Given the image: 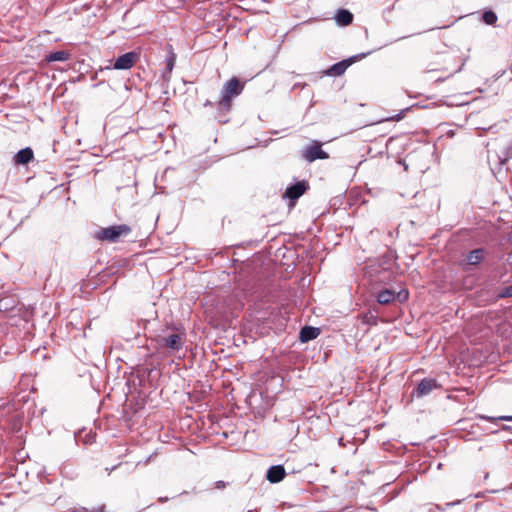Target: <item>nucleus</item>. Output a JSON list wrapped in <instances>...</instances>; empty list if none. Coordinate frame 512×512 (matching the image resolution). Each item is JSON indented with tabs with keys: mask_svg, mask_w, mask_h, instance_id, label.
<instances>
[{
	"mask_svg": "<svg viewBox=\"0 0 512 512\" xmlns=\"http://www.w3.org/2000/svg\"><path fill=\"white\" fill-rule=\"evenodd\" d=\"M302 157L311 163L317 159H327L329 155L322 149V144L319 141L313 140L309 146L302 150Z\"/></svg>",
	"mask_w": 512,
	"mask_h": 512,
	"instance_id": "4",
	"label": "nucleus"
},
{
	"mask_svg": "<svg viewBox=\"0 0 512 512\" xmlns=\"http://www.w3.org/2000/svg\"><path fill=\"white\" fill-rule=\"evenodd\" d=\"M334 18L340 26H348L353 22V14L346 9H339Z\"/></svg>",
	"mask_w": 512,
	"mask_h": 512,
	"instance_id": "10",
	"label": "nucleus"
},
{
	"mask_svg": "<svg viewBox=\"0 0 512 512\" xmlns=\"http://www.w3.org/2000/svg\"><path fill=\"white\" fill-rule=\"evenodd\" d=\"M226 484L224 481H217L216 482V488L217 489H222V488H225Z\"/></svg>",
	"mask_w": 512,
	"mask_h": 512,
	"instance_id": "22",
	"label": "nucleus"
},
{
	"mask_svg": "<svg viewBox=\"0 0 512 512\" xmlns=\"http://www.w3.org/2000/svg\"><path fill=\"white\" fill-rule=\"evenodd\" d=\"M483 21L488 25H494L497 21V15L492 11L488 10L483 13Z\"/></svg>",
	"mask_w": 512,
	"mask_h": 512,
	"instance_id": "16",
	"label": "nucleus"
},
{
	"mask_svg": "<svg viewBox=\"0 0 512 512\" xmlns=\"http://www.w3.org/2000/svg\"><path fill=\"white\" fill-rule=\"evenodd\" d=\"M138 58L137 53L128 52L116 59L114 62L113 68L116 70H126L130 69Z\"/></svg>",
	"mask_w": 512,
	"mask_h": 512,
	"instance_id": "5",
	"label": "nucleus"
},
{
	"mask_svg": "<svg viewBox=\"0 0 512 512\" xmlns=\"http://www.w3.org/2000/svg\"><path fill=\"white\" fill-rule=\"evenodd\" d=\"M285 475L284 467L282 465H275L267 470L266 478L271 483H278L284 479Z\"/></svg>",
	"mask_w": 512,
	"mask_h": 512,
	"instance_id": "8",
	"label": "nucleus"
},
{
	"mask_svg": "<svg viewBox=\"0 0 512 512\" xmlns=\"http://www.w3.org/2000/svg\"><path fill=\"white\" fill-rule=\"evenodd\" d=\"M352 62L353 58L340 61L329 68L328 74L333 76H340L346 71V69L352 64Z\"/></svg>",
	"mask_w": 512,
	"mask_h": 512,
	"instance_id": "11",
	"label": "nucleus"
},
{
	"mask_svg": "<svg viewBox=\"0 0 512 512\" xmlns=\"http://www.w3.org/2000/svg\"><path fill=\"white\" fill-rule=\"evenodd\" d=\"M437 387L438 385L435 379L425 378L418 384V386L413 392V395H415L418 398H421L423 396L430 394Z\"/></svg>",
	"mask_w": 512,
	"mask_h": 512,
	"instance_id": "6",
	"label": "nucleus"
},
{
	"mask_svg": "<svg viewBox=\"0 0 512 512\" xmlns=\"http://www.w3.org/2000/svg\"><path fill=\"white\" fill-rule=\"evenodd\" d=\"M204 105H205V106H212V105H213V103H212L211 101L207 100V101L205 102V104H204Z\"/></svg>",
	"mask_w": 512,
	"mask_h": 512,
	"instance_id": "24",
	"label": "nucleus"
},
{
	"mask_svg": "<svg viewBox=\"0 0 512 512\" xmlns=\"http://www.w3.org/2000/svg\"><path fill=\"white\" fill-rule=\"evenodd\" d=\"M398 299L403 302V301H406L408 299V291L407 290H401L399 293H398Z\"/></svg>",
	"mask_w": 512,
	"mask_h": 512,
	"instance_id": "20",
	"label": "nucleus"
},
{
	"mask_svg": "<svg viewBox=\"0 0 512 512\" xmlns=\"http://www.w3.org/2000/svg\"><path fill=\"white\" fill-rule=\"evenodd\" d=\"M459 503H460V500H458L456 502L447 503V506H454V505L459 504Z\"/></svg>",
	"mask_w": 512,
	"mask_h": 512,
	"instance_id": "23",
	"label": "nucleus"
},
{
	"mask_svg": "<svg viewBox=\"0 0 512 512\" xmlns=\"http://www.w3.org/2000/svg\"><path fill=\"white\" fill-rule=\"evenodd\" d=\"M405 110H402L400 114L388 118V120H400L403 117Z\"/></svg>",
	"mask_w": 512,
	"mask_h": 512,
	"instance_id": "21",
	"label": "nucleus"
},
{
	"mask_svg": "<svg viewBox=\"0 0 512 512\" xmlns=\"http://www.w3.org/2000/svg\"><path fill=\"white\" fill-rule=\"evenodd\" d=\"M186 334L182 331H175L167 336H162L158 340V344L171 351H179L185 343Z\"/></svg>",
	"mask_w": 512,
	"mask_h": 512,
	"instance_id": "3",
	"label": "nucleus"
},
{
	"mask_svg": "<svg viewBox=\"0 0 512 512\" xmlns=\"http://www.w3.org/2000/svg\"><path fill=\"white\" fill-rule=\"evenodd\" d=\"M485 251L482 248L474 249L467 255V262L470 265L479 264L484 258Z\"/></svg>",
	"mask_w": 512,
	"mask_h": 512,
	"instance_id": "13",
	"label": "nucleus"
},
{
	"mask_svg": "<svg viewBox=\"0 0 512 512\" xmlns=\"http://www.w3.org/2000/svg\"><path fill=\"white\" fill-rule=\"evenodd\" d=\"M479 418L487 420V421H490V422H495V421H498V420L512 421V416L489 417V416H485V415H480Z\"/></svg>",
	"mask_w": 512,
	"mask_h": 512,
	"instance_id": "17",
	"label": "nucleus"
},
{
	"mask_svg": "<svg viewBox=\"0 0 512 512\" xmlns=\"http://www.w3.org/2000/svg\"><path fill=\"white\" fill-rule=\"evenodd\" d=\"M500 298H508L512 297V285L505 287L501 290V292L498 294Z\"/></svg>",
	"mask_w": 512,
	"mask_h": 512,
	"instance_id": "18",
	"label": "nucleus"
},
{
	"mask_svg": "<svg viewBox=\"0 0 512 512\" xmlns=\"http://www.w3.org/2000/svg\"><path fill=\"white\" fill-rule=\"evenodd\" d=\"M395 299V292L390 289H385L378 293L377 301L380 304H389Z\"/></svg>",
	"mask_w": 512,
	"mask_h": 512,
	"instance_id": "15",
	"label": "nucleus"
},
{
	"mask_svg": "<svg viewBox=\"0 0 512 512\" xmlns=\"http://www.w3.org/2000/svg\"><path fill=\"white\" fill-rule=\"evenodd\" d=\"M319 334H320L319 328L305 326L300 331V340L302 342H308L310 340L317 338Z\"/></svg>",
	"mask_w": 512,
	"mask_h": 512,
	"instance_id": "12",
	"label": "nucleus"
},
{
	"mask_svg": "<svg viewBox=\"0 0 512 512\" xmlns=\"http://www.w3.org/2000/svg\"><path fill=\"white\" fill-rule=\"evenodd\" d=\"M244 85L237 78H232L227 81L222 90H221V98L218 101V109L220 111L228 112L231 108L232 99L241 94L243 91Z\"/></svg>",
	"mask_w": 512,
	"mask_h": 512,
	"instance_id": "1",
	"label": "nucleus"
},
{
	"mask_svg": "<svg viewBox=\"0 0 512 512\" xmlns=\"http://www.w3.org/2000/svg\"><path fill=\"white\" fill-rule=\"evenodd\" d=\"M167 500H168V498H165V497H161V498H159V501H160V502H165V501H167Z\"/></svg>",
	"mask_w": 512,
	"mask_h": 512,
	"instance_id": "25",
	"label": "nucleus"
},
{
	"mask_svg": "<svg viewBox=\"0 0 512 512\" xmlns=\"http://www.w3.org/2000/svg\"><path fill=\"white\" fill-rule=\"evenodd\" d=\"M34 158L33 150L30 147L21 149L14 156V163L17 165H24L32 161Z\"/></svg>",
	"mask_w": 512,
	"mask_h": 512,
	"instance_id": "9",
	"label": "nucleus"
},
{
	"mask_svg": "<svg viewBox=\"0 0 512 512\" xmlns=\"http://www.w3.org/2000/svg\"><path fill=\"white\" fill-rule=\"evenodd\" d=\"M70 54L66 51L51 52L45 56L47 62H64L67 61Z\"/></svg>",
	"mask_w": 512,
	"mask_h": 512,
	"instance_id": "14",
	"label": "nucleus"
},
{
	"mask_svg": "<svg viewBox=\"0 0 512 512\" xmlns=\"http://www.w3.org/2000/svg\"><path fill=\"white\" fill-rule=\"evenodd\" d=\"M175 65V55L172 53L169 58L166 60V67L169 72L172 71L173 67Z\"/></svg>",
	"mask_w": 512,
	"mask_h": 512,
	"instance_id": "19",
	"label": "nucleus"
},
{
	"mask_svg": "<svg viewBox=\"0 0 512 512\" xmlns=\"http://www.w3.org/2000/svg\"><path fill=\"white\" fill-rule=\"evenodd\" d=\"M308 188V184L306 181L297 182L294 185L289 186L284 196L289 198L290 200H297L300 196H302Z\"/></svg>",
	"mask_w": 512,
	"mask_h": 512,
	"instance_id": "7",
	"label": "nucleus"
},
{
	"mask_svg": "<svg viewBox=\"0 0 512 512\" xmlns=\"http://www.w3.org/2000/svg\"><path fill=\"white\" fill-rule=\"evenodd\" d=\"M131 232V228L126 224L113 225L102 228L96 234L101 241L117 242L121 237L127 236Z\"/></svg>",
	"mask_w": 512,
	"mask_h": 512,
	"instance_id": "2",
	"label": "nucleus"
}]
</instances>
